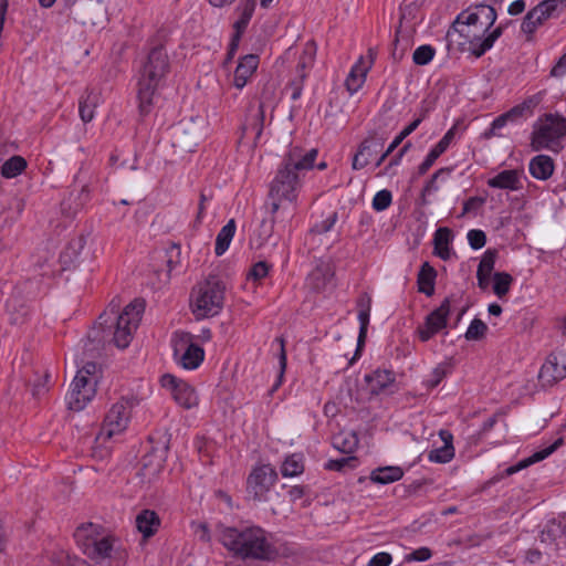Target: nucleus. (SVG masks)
Returning a JSON list of instances; mask_svg holds the SVG:
<instances>
[{
    "label": "nucleus",
    "instance_id": "f257e3e1",
    "mask_svg": "<svg viewBox=\"0 0 566 566\" xmlns=\"http://www.w3.org/2000/svg\"><path fill=\"white\" fill-rule=\"evenodd\" d=\"M497 19L496 10L485 3H474L462 10L447 32L450 44L458 45L461 52L481 57L491 50L504 32V25L492 29Z\"/></svg>",
    "mask_w": 566,
    "mask_h": 566
},
{
    "label": "nucleus",
    "instance_id": "f03ea898",
    "mask_svg": "<svg viewBox=\"0 0 566 566\" xmlns=\"http://www.w3.org/2000/svg\"><path fill=\"white\" fill-rule=\"evenodd\" d=\"M316 157V149H311L303 155L298 148L290 150L284 157L270 184L268 198L272 216L277 213L284 202L296 205L302 187L301 176L313 168Z\"/></svg>",
    "mask_w": 566,
    "mask_h": 566
},
{
    "label": "nucleus",
    "instance_id": "7ed1b4c3",
    "mask_svg": "<svg viewBox=\"0 0 566 566\" xmlns=\"http://www.w3.org/2000/svg\"><path fill=\"white\" fill-rule=\"evenodd\" d=\"M144 311L145 302L140 298L132 301L120 314H118V304L112 302L109 312H104L98 316L88 338L103 344H114L124 349L130 344Z\"/></svg>",
    "mask_w": 566,
    "mask_h": 566
},
{
    "label": "nucleus",
    "instance_id": "20e7f679",
    "mask_svg": "<svg viewBox=\"0 0 566 566\" xmlns=\"http://www.w3.org/2000/svg\"><path fill=\"white\" fill-rule=\"evenodd\" d=\"M217 532L220 543L238 558L271 562L277 556L276 547L260 526L234 527L219 524Z\"/></svg>",
    "mask_w": 566,
    "mask_h": 566
},
{
    "label": "nucleus",
    "instance_id": "39448f33",
    "mask_svg": "<svg viewBox=\"0 0 566 566\" xmlns=\"http://www.w3.org/2000/svg\"><path fill=\"white\" fill-rule=\"evenodd\" d=\"M170 70L169 56L164 45L149 50L143 60L137 78L139 115L147 116L154 107V98Z\"/></svg>",
    "mask_w": 566,
    "mask_h": 566
},
{
    "label": "nucleus",
    "instance_id": "423d86ee",
    "mask_svg": "<svg viewBox=\"0 0 566 566\" xmlns=\"http://www.w3.org/2000/svg\"><path fill=\"white\" fill-rule=\"evenodd\" d=\"M226 283L216 275L209 274L198 282L190 295L192 313L197 318H207L218 315L224 305Z\"/></svg>",
    "mask_w": 566,
    "mask_h": 566
},
{
    "label": "nucleus",
    "instance_id": "0eeeda50",
    "mask_svg": "<svg viewBox=\"0 0 566 566\" xmlns=\"http://www.w3.org/2000/svg\"><path fill=\"white\" fill-rule=\"evenodd\" d=\"M566 136V117L559 114H544L533 124L530 146L533 151L558 153Z\"/></svg>",
    "mask_w": 566,
    "mask_h": 566
},
{
    "label": "nucleus",
    "instance_id": "6e6552de",
    "mask_svg": "<svg viewBox=\"0 0 566 566\" xmlns=\"http://www.w3.org/2000/svg\"><path fill=\"white\" fill-rule=\"evenodd\" d=\"M130 410L125 402L114 403L105 416L99 433L96 436L92 448V457L98 460L106 459L111 454L112 447L108 441L122 433L128 423Z\"/></svg>",
    "mask_w": 566,
    "mask_h": 566
},
{
    "label": "nucleus",
    "instance_id": "1a4fd4ad",
    "mask_svg": "<svg viewBox=\"0 0 566 566\" xmlns=\"http://www.w3.org/2000/svg\"><path fill=\"white\" fill-rule=\"evenodd\" d=\"M277 480L276 471L269 464L254 468L247 479V492L258 502L266 501L268 493Z\"/></svg>",
    "mask_w": 566,
    "mask_h": 566
},
{
    "label": "nucleus",
    "instance_id": "9d476101",
    "mask_svg": "<svg viewBox=\"0 0 566 566\" xmlns=\"http://www.w3.org/2000/svg\"><path fill=\"white\" fill-rule=\"evenodd\" d=\"M93 174L82 166L74 177V182L78 185V190H73L70 196L62 202L63 208L71 213H76L83 209L91 200V184Z\"/></svg>",
    "mask_w": 566,
    "mask_h": 566
},
{
    "label": "nucleus",
    "instance_id": "9b49d317",
    "mask_svg": "<svg viewBox=\"0 0 566 566\" xmlns=\"http://www.w3.org/2000/svg\"><path fill=\"white\" fill-rule=\"evenodd\" d=\"M174 348L176 355L180 350H184L182 355L180 356V364L186 369H195L203 360V349L200 346L192 343V336L189 333H175Z\"/></svg>",
    "mask_w": 566,
    "mask_h": 566
},
{
    "label": "nucleus",
    "instance_id": "f8f14e48",
    "mask_svg": "<svg viewBox=\"0 0 566 566\" xmlns=\"http://www.w3.org/2000/svg\"><path fill=\"white\" fill-rule=\"evenodd\" d=\"M163 388L170 391L175 401L185 409H191L198 405L197 394L188 382L175 377L171 374H165L160 378Z\"/></svg>",
    "mask_w": 566,
    "mask_h": 566
},
{
    "label": "nucleus",
    "instance_id": "ddd939ff",
    "mask_svg": "<svg viewBox=\"0 0 566 566\" xmlns=\"http://www.w3.org/2000/svg\"><path fill=\"white\" fill-rule=\"evenodd\" d=\"M450 314V298L446 297L440 306L433 310L422 325L417 328L418 336L421 342H428L437 333L447 326L448 316Z\"/></svg>",
    "mask_w": 566,
    "mask_h": 566
},
{
    "label": "nucleus",
    "instance_id": "4468645a",
    "mask_svg": "<svg viewBox=\"0 0 566 566\" xmlns=\"http://www.w3.org/2000/svg\"><path fill=\"white\" fill-rule=\"evenodd\" d=\"M96 394L95 382L82 377H74L71 389L66 396L69 409L81 411Z\"/></svg>",
    "mask_w": 566,
    "mask_h": 566
},
{
    "label": "nucleus",
    "instance_id": "2eb2a0df",
    "mask_svg": "<svg viewBox=\"0 0 566 566\" xmlns=\"http://www.w3.org/2000/svg\"><path fill=\"white\" fill-rule=\"evenodd\" d=\"M564 378H566V353L551 354L539 370V379L552 385Z\"/></svg>",
    "mask_w": 566,
    "mask_h": 566
},
{
    "label": "nucleus",
    "instance_id": "dca6fc26",
    "mask_svg": "<svg viewBox=\"0 0 566 566\" xmlns=\"http://www.w3.org/2000/svg\"><path fill=\"white\" fill-rule=\"evenodd\" d=\"M384 147V139L376 135L364 139L357 153L354 155L352 167L355 170L365 168L370 160L380 153Z\"/></svg>",
    "mask_w": 566,
    "mask_h": 566
},
{
    "label": "nucleus",
    "instance_id": "f3484780",
    "mask_svg": "<svg viewBox=\"0 0 566 566\" xmlns=\"http://www.w3.org/2000/svg\"><path fill=\"white\" fill-rule=\"evenodd\" d=\"M365 381L371 395L392 394L396 388V377L392 371L377 369L365 375Z\"/></svg>",
    "mask_w": 566,
    "mask_h": 566
},
{
    "label": "nucleus",
    "instance_id": "a211bd4d",
    "mask_svg": "<svg viewBox=\"0 0 566 566\" xmlns=\"http://www.w3.org/2000/svg\"><path fill=\"white\" fill-rule=\"evenodd\" d=\"M543 94L537 93L525 98L522 103L513 106L504 113L510 124H518L533 116L535 108L541 104Z\"/></svg>",
    "mask_w": 566,
    "mask_h": 566
},
{
    "label": "nucleus",
    "instance_id": "6ab92c4d",
    "mask_svg": "<svg viewBox=\"0 0 566 566\" xmlns=\"http://www.w3.org/2000/svg\"><path fill=\"white\" fill-rule=\"evenodd\" d=\"M522 176L523 170L520 169L502 170L490 178L486 184L493 189L518 191L523 188Z\"/></svg>",
    "mask_w": 566,
    "mask_h": 566
},
{
    "label": "nucleus",
    "instance_id": "aec40b11",
    "mask_svg": "<svg viewBox=\"0 0 566 566\" xmlns=\"http://www.w3.org/2000/svg\"><path fill=\"white\" fill-rule=\"evenodd\" d=\"M258 65L259 56L256 54H248L243 56L234 71L233 85L238 90H242L247 85L249 78L256 71Z\"/></svg>",
    "mask_w": 566,
    "mask_h": 566
},
{
    "label": "nucleus",
    "instance_id": "412c9836",
    "mask_svg": "<svg viewBox=\"0 0 566 566\" xmlns=\"http://www.w3.org/2000/svg\"><path fill=\"white\" fill-rule=\"evenodd\" d=\"M557 444H558V442H555L552 446L533 453L531 457L521 460L518 463L509 467L507 469L504 470V472L501 474L500 478L492 479L490 481V483H494L495 481L500 480L501 478L510 476V475H512V474H514V473H516L536 462L544 460L545 458L551 455L556 450Z\"/></svg>",
    "mask_w": 566,
    "mask_h": 566
},
{
    "label": "nucleus",
    "instance_id": "4be33fe9",
    "mask_svg": "<svg viewBox=\"0 0 566 566\" xmlns=\"http://www.w3.org/2000/svg\"><path fill=\"white\" fill-rule=\"evenodd\" d=\"M555 169L554 160L547 155H537L528 164V170L533 178L547 180Z\"/></svg>",
    "mask_w": 566,
    "mask_h": 566
},
{
    "label": "nucleus",
    "instance_id": "5701e85b",
    "mask_svg": "<svg viewBox=\"0 0 566 566\" xmlns=\"http://www.w3.org/2000/svg\"><path fill=\"white\" fill-rule=\"evenodd\" d=\"M98 528L99 527L97 525L88 523L83 524L75 530L74 538L83 554H86L95 541L99 537Z\"/></svg>",
    "mask_w": 566,
    "mask_h": 566
},
{
    "label": "nucleus",
    "instance_id": "b1692460",
    "mask_svg": "<svg viewBox=\"0 0 566 566\" xmlns=\"http://www.w3.org/2000/svg\"><path fill=\"white\" fill-rule=\"evenodd\" d=\"M159 526L160 518L155 511L143 510L136 516V527L146 538L153 536L158 531Z\"/></svg>",
    "mask_w": 566,
    "mask_h": 566
},
{
    "label": "nucleus",
    "instance_id": "393cba45",
    "mask_svg": "<svg viewBox=\"0 0 566 566\" xmlns=\"http://www.w3.org/2000/svg\"><path fill=\"white\" fill-rule=\"evenodd\" d=\"M334 271L328 263H321L310 274L308 281L311 286L316 291H323L332 282Z\"/></svg>",
    "mask_w": 566,
    "mask_h": 566
},
{
    "label": "nucleus",
    "instance_id": "a878e982",
    "mask_svg": "<svg viewBox=\"0 0 566 566\" xmlns=\"http://www.w3.org/2000/svg\"><path fill=\"white\" fill-rule=\"evenodd\" d=\"M256 0H241L237 11L240 13L239 19L234 22V34L242 36L255 9Z\"/></svg>",
    "mask_w": 566,
    "mask_h": 566
},
{
    "label": "nucleus",
    "instance_id": "bb28decb",
    "mask_svg": "<svg viewBox=\"0 0 566 566\" xmlns=\"http://www.w3.org/2000/svg\"><path fill=\"white\" fill-rule=\"evenodd\" d=\"M359 439L354 431H340L332 439V444L338 451L350 454L356 451Z\"/></svg>",
    "mask_w": 566,
    "mask_h": 566
},
{
    "label": "nucleus",
    "instance_id": "cd10ccee",
    "mask_svg": "<svg viewBox=\"0 0 566 566\" xmlns=\"http://www.w3.org/2000/svg\"><path fill=\"white\" fill-rule=\"evenodd\" d=\"M436 276V270L431 265H429L428 262H424L421 265L417 279L419 292L426 294L427 296L433 295Z\"/></svg>",
    "mask_w": 566,
    "mask_h": 566
},
{
    "label": "nucleus",
    "instance_id": "c85d7f7f",
    "mask_svg": "<svg viewBox=\"0 0 566 566\" xmlns=\"http://www.w3.org/2000/svg\"><path fill=\"white\" fill-rule=\"evenodd\" d=\"M549 17H546L544 10L537 4L532 10H530L523 19L521 30L532 35L536 29L542 25Z\"/></svg>",
    "mask_w": 566,
    "mask_h": 566
},
{
    "label": "nucleus",
    "instance_id": "c756f323",
    "mask_svg": "<svg viewBox=\"0 0 566 566\" xmlns=\"http://www.w3.org/2000/svg\"><path fill=\"white\" fill-rule=\"evenodd\" d=\"M403 471L400 467H384L371 471L370 480L378 484H389L400 480Z\"/></svg>",
    "mask_w": 566,
    "mask_h": 566
},
{
    "label": "nucleus",
    "instance_id": "7c9ffc66",
    "mask_svg": "<svg viewBox=\"0 0 566 566\" xmlns=\"http://www.w3.org/2000/svg\"><path fill=\"white\" fill-rule=\"evenodd\" d=\"M98 99V94L93 91H87L81 96L78 112L81 119L84 123H90L94 118V111L97 106Z\"/></svg>",
    "mask_w": 566,
    "mask_h": 566
},
{
    "label": "nucleus",
    "instance_id": "2f4dec72",
    "mask_svg": "<svg viewBox=\"0 0 566 566\" xmlns=\"http://www.w3.org/2000/svg\"><path fill=\"white\" fill-rule=\"evenodd\" d=\"M234 233L235 222L233 219H231L226 226L221 228L217 234L214 252L218 256L222 255L228 250Z\"/></svg>",
    "mask_w": 566,
    "mask_h": 566
},
{
    "label": "nucleus",
    "instance_id": "473e14b6",
    "mask_svg": "<svg viewBox=\"0 0 566 566\" xmlns=\"http://www.w3.org/2000/svg\"><path fill=\"white\" fill-rule=\"evenodd\" d=\"M112 552L113 544L111 538L108 536H99L85 555L95 560H103L111 557Z\"/></svg>",
    "mask_w": 566,
    "mask_h": 566
},
{
    "label": "nucleus",
    "instance_id": "72a5a7b5",
    "mask_svg": "<svg viewBox=\"0 0 566 566\" xmlns=\"http://www.w3.org/2000/svg\"><path fill=\"white\" fill-rule=\"evenodd\" d=\"M304 472V458L300 453H293L285 458L281 467V473L284 478H293Z\"/></svg>",
    "mask_w": 566,
    "mask_h": 566
},
{
    "label": "nucleus",
    "instance_id": "f704fd0d",
    "mask_svg": "<svg viewBox=\"0 0 566 566\" xmlns=\"http://www.w3.org/2000/svg\"><path fill=\"white\" fill-rule=\"evenodd\" d=\"M451 240L452 232L449 228H439L436 230L433 237L434 249L437 250L438 255L443 260L449 258L448 245Z\"/></svg>",
    "mask_w": 566,
    "mask_h": 566
},
{
    "label": "nucleus",
    "instance_id": "c9c22d12",
    "mask_svg": "<svg viewBox=\"0 0 566 566\" xmlns=\"http://www.w3.org/2000/svg\"><path fill=\"white\" fill-rule=\"evenodd\" d=\"M369 317H370V312L358 311L359 334H358V339H357V348H356L354 356L349 359L348 366L353 365L355 363V360L360 357V352H361V348L365 344L366 336H367Z\"/></svg>",
    "mask_w": 566,
    "mask_h": 566
},
{
    "label": "nucleus",
    "instance_id": "e433bc0d",
    "mask_svg": "<svg viewBox=\"0 0 566 566\" xmlns=\"http://www.w3.org/2000/svg\"><path fill=\"white\" fill-rule=\"evenodd\" d=\"M27 160L21 156H12L1 167V175L4 178H14L27 168Z\"/></svg>",
    "mask_w": 566,
    "mask_h": 566
},
{
    "label": "nucleus",
    "instance_id": "4c0bfd02",
    "mask_svg": "<svg viewBox=\"0 0 566 566\" xmlns=\"http://www.w3.org/2000/svg\"><path fill=\"white\" fill-rule=\"evenodd\" d=\"M316 43L313 40L307 41L305 43L296 66L297 74L306 73L305 70L313 66L316 56Z\"/></svg>",
    "mask_w": 566,
    "mask_h": 566
},
{
    "label": "nucleus",
    "instance_id": "58836bf2",
    "mask_svg": "<svg viewBox=\"0 0 566 566\" xmlns=\"http://www.w3.org/2000/svg\"><path fill=\"white\" fill-rule=\"evenodd\" d=\"M493 292L497 297L502 298L509 293L513 277L506 272H496L493 275Z\"/></svg>",
    "mask_w": 566,
    "mask_h": 566
},
{
    "label": "nucleus",
    "instance_id": "ea45409f",
    "mask_svg": "<svg viewBox=\"0 0 566 566\" xmlns=\"http://www.w3.org/2000/svg\"><path fill=\"white\" fill-rule=\"evenodd\" d=\"M454 457V448L452 443L443 444L440 448L433 449L429 452L428 459L436 463H448Z\"/></svg>",
    "mask_w": 566,
    "mask_h": 566
},
{
    "label": "nucleus",
    "instance_id": "a19ab883",
    "mask_svg": "<svg viewBox=\"0 0 566 566\" xmlns=\"http://www.w3.org/2000/svg\"><path fill=\"white\" fill-rule=\"evenodd\" d=\"M164 467V458L155 457L154 454H146L143 458V474L144 476H154L158 474Z\"/></svg>",
    "mask_w": 566,
    "mask_h": 566
},
{
    "label": "nucleus",
    "instance_id": "79ce46f5",
    "mask_svg": "<svg viewBox=\"0 0 566 566\" xmlns=\"http://www.w3.org/2000/svg\"><path fill=\"white\" fill-rule=\"evenodd\" d=\"M374 59H375V53H374L373 49H369L368 60H365L364 56H360L358 59V61L353 65L348 75H355V76H359V77L361 75V77L366 78V75L374 63Z\"/></svg>",
    "mask_w": 566,
    "mask_h": 566
},
{
    "label": "nucleus",
    "instance_id": "37998d69",
    "mask_svg": "<svg viewBox=\"0 0 566 566\" xmlns=\"http://www.w3.org/2000/svg\"><path fill=\"white\" fill-rule=\"evenodd\" d=\"M486 332V324L480 318H474L471 321L464 336L468 340H480L484 338Z\"/></svg>",
    "mask_w": 566,
    "mask_h": 566
},
{
    "label": "nucleus",
    "instance_id": "c03bdc74",
    "mask_svg": "<svg viewBox=\"0 0 566 566\" xmlns=\"http://www.w3.org/2000/svg\"><path fill=\"white\" fill-rule=\"evenodd\" d=\"M543 536L554 539L556 536H566V516L551 521L543 531Z\"/></svg>",
    "mask_w": 566,
    "mask_h": 566
},
{
    "label": "nucleus",
    "instance_id": "a18cd8bd",
    "mask_svg": "<svg viewBox=\"0 0 566 566\" xmlns=\"http://www.w3.org/2000/svg\"><path fill=\"white\" fill-rule=\"evenodd\" d=\"M180 247L178 244H171L164 252V260L167 265L168 273H171L180 265Z\"/></svg>",
    "mask_w": 566,
    "mask_h": 566
},
{
    "label": "nucleus",
    "instance_id": "49530a36",
    "mask_svg": "<svg viewBox=\"0 0 566 566\" xmlns=\"http://www.w3.org/2000/svg\"><path fill=\"white\" fill-rule=\"evenodd\" d=\"M426 117V112L419 117L412 120L408 126H406L390 143L389 145V151H394L401 143L402 140L408 137L412 132H415L422 119Z\"/></svg>",
    "mask_w": 566,
    "mask_h": 566
},
{
    "label": "nucleus",
    "instance_id": "de8ad7c7",
    "mask_svg": "<svg viewBox=\"0 0 566 566\" xmlns=\"http://www.w3.org/2000/svg\"><path fill=\"white\" fill-rule=\"evenodd\" d=\"M337 219H338L337 212L331 213L325 220H323L318 223H315L308 230L307 235L314 237V235L323 234V233L331 231L333 229V227L335 226Z\"/></svg>",
    "mask_w": 566,
    "mask_h": 566
},
{
    "label": "nucleus",
    "instance_id": "09e8293b",
    "mask_svg": "<svg viewBox=\"0 0 566 566\" xmlns=\"http://www.w3.org/2000/svg\"><path fill=\"white\" fill-rule=\"evenodd\" d=\"M434 53L436 51L431 45H421L413 52V63L417 65H426L433 59Z\"/></svg>",
    "mask_w": 566,
    "mask_h": 566
},
{
    "label": "nucleus",
    "instance_id": "8fccbe9b",
    "mask_svg": "<svg viewBox=\"0 0 566 566\" xmlns=\"http://www.w3.org/2000/svg\"><path fill=\"white\" fill-rule=\"evenodd\" d=\"M496 256H497L496 250H491V249L486 250L479 263L476 273L478 274H481V273L491 274L494 269Z\"/></svg>",
    "mask_w": 566,
    "mask_h": 566
},
{
    "label": "nucleus",
    "instance_id": "3c124183",
    "mask_svg": "<svg viewBox=\"0 0 566 566\" xmlns=\"http://www.w3.org/2000/svg\"><path fill=\"white\" fill-rule=\"evenodd\" d=\"M356 462H357V458L355 457H343V458H339V459H332V460H328L325 464V469L327 470H331V471H343L346 467H349V468H355L356 465Z\"/></svg>",
    "mask_w": 566,
    "mask_h": 566
},
{
    "label": "nucleus",
    "instance_id": "603ef678",
    "mask_svg": "<svg viewBox=\"0 0 566 566\" xmlns=\"http://www.w3.org/2000/svg\"><path fill=\"white\" fill-rule=\"evenodd\" d=\"M538 6L544 10L546 17H555L559 14L566 8V0H544L538 3Z\"/></svg>",
    "mask_w": 566,
    "mask_h": 566
},
{
    "label": "nucleus",
    "instance_id": "864d4df0",
    "mask_svg": "<svg viewBox=\"0 0 566 566\" xmlns=\"http://www.w3.org/2000/svg\"><path fill=\"white\" fill-rule=\"evenodd\" d=\"M391 192L387 189H382L374 196L371 206L376 211H384L391 205Z\"/></svg>",
    "mask_w": 566,
    "mask_h": 566
},
{
    "label": "nucleus",
    "instance_id": "5fc2aeb1",
    "mask_svg": "<svg viewBox=\"0 0 566 566\" xmlns=\"http://www.w3.org/2000/svg\"><path fill=\"white\" fill-rule=\"evenodd\" d=\"M509 124L504 113L501 114L492 122L490 128L483 133L484 138L490 139L494 136H500V130Z\"/></svg>",
    "mask_w": 566,
    "mask_h": 566
},
{
    "label": "nucleus",
    "instance_id": "6e6d98bb",
    "mask_svg": "<svg viewBox=\"0 0 566 566\" xmlns=\"http://www.w3.org/2000/svg\"><path fill=\"white\" fill-rule=\"evenodd\" d=\"M468 241L473 250L483 248L486 243V235L482 230L472 229L468 232Z\"/></svg>",
    "mask_w": 566,
    "mask_h": 566
},
{
    "label": "nucleus",
    "instance_id": "4d7b16f0",
    "mask_svg": "<svg viewBox=\"0 0 566 566\" xmlns=\"http://www.w3.org/2000/svg\"><path fill=\"white\" fill-rule=\"evenodd\" d=\"M455 136V127H451L444 136L436 144V146L432 148L438 155H442L452 143L453 138Z\"/></svg>",
    "mask_w": 566,
    "mask_h": 566
},
{
    "label": "nucleus",
    "instance_id": "13d9d810",
    "mask_svg": "<svg viewBox=\"0 0 566 566\" xmlns=\"http://www.w3.org/2000/svg\"><path fill=\"white\" fill-rule=\"evenodd\" d=\"M306 77V73L297 74V77L291 81V83L287 86V91L291 92V98L293 101H296L301 97L302 91H303V82Z\"/></svg>",
    "mask_w": 566,
    "mask_h": 566
},
{
    "label": "nucleus",
    "instance_id": "bf43d9fd",
    "mask_svg": "<svg viewBox=\"0 0 566 566\" xmlns=\"http://www.w3.org/2000/svg\"><path fill=\"white\" fill-rule=\"evenodd\" d=\"M269 269L270 266L266 262L260 261L250 269L248 273V279L259 281L268 275Z\"/></svg>",
    "mask_w": 566,
    "mask_h": 566
},
{
    "label": "nucleus",
    "instance_id": "052dcab7",
    "mask_svg": "<svg viewBox=\"0 0 566 566\" xmlns=\"http://www.w3.org/2000/svg\"><path fill=\"white\" fill-rule=\"evenodd\" d=\"M55 562L59 566H91L85 560L75 556H70L65 553H61L59 556H56Z\"/></svg>",
    "mask_w": 566,
    "mask_h": 566
},
{
    "label": "nucleus",
    "instance_id": "680f3d73",
    "mask_svg": "<svg viewBox=\"0 0 566 566\" xmlns=\"http://www.w3.org/2000/svg\"><path fill=\"white\" fill-rule=\"evenodd\" d=\"M97 370V365L95 363L85 364L76 374L75 377H82L86 380H92L97 385V377L95 376Z\"/></svg>",
    "mask_w": 566,
    "mask_h": 566
},
{
    "label": "nucleus",
    "instance_id": "e2e57ef3",
    "mask_svg": "<svg viewBox=\"0 0 566 566\" xmlns=\"http://www.w3.org/2000/svg\"><path fill=\"white\" fill-rule=\"evenodd\" d=\"M264 122V108L263 104L260 103L256 109L254 122L250 125L251 129L255 132V137L259 138L263 130Z\"/></svg>",
    "mask_w": 566,
    "mask_h": 566
},
{
    "label": "nucleus",
    "instance_id": "0e129e2a",
    "mask_svg": "<svg viewBox=\"0 0 566 566\" xmlns=\"http://www.w3.org/2000/svg\"><path fill=\"white\" fill-rule=\"evenodd\" d=\"M365 81H366V78H364L361 76L359 77V76H355V75H348L346 77L345 85H346L347 91L350 94H355L361 88Z\"/></svg>",
    "mask_w": 566,
    "mask_h": 566
},
{
    "label": "nucleus",
    "instance_id": "69168bd1",
    "mask_svg": "<svg viewBox=\"0 0 566 566\" xmlns=\"http://www.w3.org/2000/svg\"><path fill=\"white\" fill-rule=\"evenodd\" d=\"M392 557L389 553L380 552L374 555L368 562V566H389Z\"/></svg>",
    "mask_w": 566,
    "mask_h": 566
},
{
    "label": "nucleus",
    "instance_id": "338daca9",
    "mask_svg": "<svg viewBox=\"0 0 566 566\" xmlns=\"http://www.w3.org/2000/svg\"><path fill=\"white\" fill-rule=\"evenodd\" d=\"M432 556L431 551L428 547H420L415 549L407 556V560L426 562Z\"/></svg>",
    "mask_w": 566,
    "mask_h": 566
},
{
    "label": "nucleus",
    "instance_id": "774afa93",
    "mask_svg": "<svg viewBox=\"0 0 566 566\" xmlns=\"http://www.w3.org/2000/svg\"><path fill=\"white\" fill-rule=\"evenodd\" d=\"M566 74V52L558 59L556 64L551 70V75L554 77H562Z\"/></svg>",
    "mask_w": 566,
    "mask_h": 566
}]
</instances>
